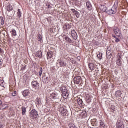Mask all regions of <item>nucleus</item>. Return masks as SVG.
<instances>
[{"instance_id":"f257e3e1","label":"nucleus","mask_w":128,"mask_h":128,"mask_svg":"<svg viewBox=\"0 0 128 128\" xmlns=\"http://www.w3.org/2000/svg\"><path fill=\"white\" fill-rule=\"evenodd\" d=\"M60 90L64 98H66L68 96V90L66 86H61L60 87Z\"/></svg>"},{"instance_id":"f03ea898","label":"nucleus","mask_w":128,"mask_h":128,"mask_svg":"<svg viewBox=\"0 0 128 128\" xmlns=\"http://www.w3.org/2000/svg\"><path fill=\"white\" fill-rule=\"evenodd\" d=\"M118 11V8L116 6H114L111 9H109L106 12L108 14H114Z\"/></svg>"},{"instance_id":"7ed1b4c3","label":"nucleus","mask_w":128,"mask_h":128,"mask_svg":"<svg viewBox=\"0 0 128 128\" xmlns=\"http://www.w3.org/2000/svg\"><path fill=\"white\" fill-rule=\"evenodd\" d=\"M38 114V111H36V110H32L30 111V116L32 118V120H34V118H36Z\"/></svg>"},{"instance_id":"20e7f679","label":"nucleus","mask_w":128,"mask_h":128,"mask_svg":"<svg viewBox=\"0 0 128 128\" xmlns=\"http://www.w3.org/2000/svg\"><path fill=\"white\" fill-rule=\"evenodd\" d=\"M60 112L63 116H66L68 115V110L64 108H60Z\"/></svg>"},{"instance_id":"39448f33","label":"nucleus","mask_w":128,"mask_h":128,"mask_svg":"<svg viewBox=\"0 0 128 128\" xmlns=\"http://www.w3.org/2000/svg\"><path fill=\"white\" fill-rule=\"evenodd\" d=\"M51 98H52L53 100H56V101L58 102V98H60V96L56 92H54L52 94Z\"/></svg>"},{"instance_id":"423d86ee","label":"nucleus","mask_w":128,"mask_h":128,"mask_svg":"<svg viewBox=\"0 0 128 128\" xmlns=\"http://www.w3.org/2000/svg\"><path fill=\"white\" fill-rule=\"evenodd\" d=\"M32 88H35V90H38L40 88V83L36 81H32Z\"/></svg>"},{"instance_id":"0eeeda50","label":"nucleus","mask_w":128,"mask_h":128,"mask_svg":"<svg viewBox=\"0 0 128 128\" xmlns=\"http://www.w3.org/2000/svg\"><path fill=\"white\" fill-rule=\"evenodd\" d=\"M74 84H78L82 81V77L80 76H76L74 78Z\"/></svg>"},{"instance_id":"6e6552de","label":"nucleus","mask_w":128,"mask_h":128,"mask_svg":"<svg viewBox=\"0 0 128 128\" xmlns=\"http://www.w3.org/2000/svg\"><path fill=\"white\" fill-rule=\"evenodd\" d=\"M114 32L115 34L117 36H120V28H118L117 27H114Z\"/></svg>"},{"instance_id":"1a4fd4ad","label":"nucleus","mask_w":128,"mask_h":128,"mask_svg":"<svg viewBox=\"0 0 128 128\" xmlns=\"http://www.w3.org/2000/svg\"><path fill=\"white\" fill-rule=\"evenodd\" d=\"M116 128H124V122L120 120H118L116 122Z\"/></svg>"},{"instance_id":"9d476101","label":"nucleus","mask_w":128,"mask_h":128,"mask_svg":"<svg viewBox=\"0 0 128 128\" xmlns=\"http://www.w3.org/2000/svg\"><path fill=\"white\" fill-rule=\"evenodd\" d=\"M42 82H44V84H48V82H50V77L44 76L42 79Z\"/></svg>"},{"instance_id":"9b49d317","label":"nucleus","mask_w":128,"mask_h":128,"mask_svg":"<svg viewBox=\"0 0 128 128\" xmlns=\"http://www.w3.org/2000/svg\"><path fill=\"white\" fill-rule=\"evenodd\" d=\"M30 90H24L22 92V95L24 96H30Z\"/></svg>"},{"instance_id":"f8f14e48","label":"nucleus","mask_w":128,"mask_h":128,"mask_svg":"<svg viewBox=\"0 0 128 128\" xmlns=\"http://www.w3.org/2000/svg\"><path fill=\"white\" fill-rule=\"evenodd\" d=\"M72 12H74V14L76 17L78 18H80V12H78L75 9H72Z\"/></svg>"},{"instance_id":"ddd939ff","label":"nucleus","mask_w":128,"mask_h":128,"mask_svg":"<svg viewBox=\"0 0 128 128\" xmlns=\"http://www.w3.org/2000/svg\"><path fill=\"white\" fill-rule=\"evenodd\" d=\"M106 58H112V52L110 50H108L106 52Z\"/></svg>"},{"instance_id":"4468645a","label":"nucleus","mask_w":128,"mask_h":128,"mask_svg":"<svg viewBox=\"0 0 128 128\" xmlns=\"http://www.w3.org/2000/svg\"><path fill=\"white\" fill-rule=\"evenodd\" d=\"M106 7L104 5H102L100 7V10H102L103 12H106Z\"/></svg>"},{"instance_id":"2eb2a0df","label":"nucleus","mask_w":128,"mask_h":128,"mask_svg":"<svg viewBox=\"0 0 128 128\" xmlns=\"http://www.w3.org/2000/svg\"><path fill=\"white\" fill-rule=\"evenodd\" d=\"M52 58V52H49L47 53V60H50V58Z\"/></svg>"},{"instance_id":"dca6fc26","label":"nucleus","mask_w":128,"mask_h":128,"mask_svg":"<svg viewBox=\"0 0 128 128\" xmlns=\"http://www.w3.org/2000/svg\"><path fill=\"white\" fill-rule=\"evenodd\" d=\"M59 64H60V66H66V63L64 60H61L60 61Z\"/></svg>"},{"instance_id":"f3484780","label":"nucleus","mask_w":128,"mask_h":128,"mask_svg":"<svg viewBox=\"0 0 128 128\" xmlns=\"http://www.w3.org/2000/svg\"><path fill=\"white\" fill-rule=\"evenodd\" d=\"M86 6H87V8L88 10H92V4H90V2H86Z\"/></svg>"},{"instance_id":"a211bd4d","label":"nucleus","mask_w":128,"mask_h":128,"mask_svg":"<svg viewBox=\"0 0 128 128\" xmlns=\"http://www.w3.org/2000/svg\"><path fill=\"white\" fill-rule=\"evenodd\" d=\"M116 64L117 66H122V61H120V56H119V58L116 60Z\"/></svg>"},{"instance_id":"6ab92c4d","label":"nucleus","mask_w":128,"mask_h":128,"mask_svg":"<svg viewBox=\"0 0 128 128\" xmlns=\"http://www.w3.org/2000/svg\"><path fill=\"white\" fill-rule=\"evenodd\" d=\"M65 40L66 42H70V44H72V39H70V38L68 36H66L65 37Z\"/></svg>"},{"instance_id":"aec40b11","label":"nucleus","mask_w":128,"mask_h":128,"mask_svg":"<svg viewBox=\"0 0 128 128\" xmlns=\"http://www.w3.org/2000/svg\"><path fill=\"white\" fill-rule=\"evenodd\" d=\"M88 66H89V68H90L91 70H94V64L93 63H90L88 64Z\"/></svg>"},{"instance_id":"412c9836","label":"nucleus","mask_w":128,"mask_h":128,"mask_svg":"<svg viewBox=\"0 0 128 128\" xmlns=\"http://www.w3.org/2000/svg\"><path fill=\"white\" fill-rule=\"evenodd\" d=\"M6 10H7L8 12H11V10H12V5H8L6 8Z\"/></svg>"},{"instance_id":"4be33fe9","label":"nucleus","mask_w":128,"mask_h":128,"mask_svg":"<svg viewBox=\"0 0 128 128\" xmlns=\"http://www.w3.org/2000/svg\"><path fill=\"white\" fill-rule=\"evenodd\" d=\"M77 102H78V104H79L80 106H82L83 102H82V99H80V98L78 99Z\"/></svg>"},{"instance_id":"5701e85b","label":"nucleus","mask_w":128,"mask_h":128,"mask_svg":"<svg viewBox=\"0 0 128 128\" xmlns=\"http://www.w3.org/2000/svg\"><path fill=\"white\" fill-rule=\"evenodd\" d=\"M100 128H106V125H104V123L103 122H102V120H100Z\"/></svg>"},{"instance_id":"b1692460","label":"nucleus","mask_w":128,"mask_h":128,"mask_svg":"<svg viewBox=\"0 0 128 128\" xmlns=\"http://www.w3.org/2000/svg\"><path fill=\"white\" fill-rule=\"evenodd\" d=\"M17 16L19 18H20V17L22 16V12H20V9H18Z\"/></svg>"},{"instance_id":"393cba45","label":"nucleus","mask_w":128,"mask_h":128,"mask_svg":"<svg viewBox=\"0 0 128 128\" xmlns=\"http://www.w3.org/2000/svg\"><path fill=\"white\" fill-rule=\"evenodd\" d=\"M26 107L22 108V114L24 116L26 114Z\"/></svg>"},{"instance_id":"a878e982","label":"nucleus","mask_w":128,"mask_h":128,"mask_svg":"<svg viewBox=\"0 0 128 128\" xmlns=\"http://www.w3.org/2000/svg\"><path fill=\"white\" fill-rule=\"evenodd\" d=\"M36 56H38V58H41L42 57V52L40 51H38L36 52Z\"/></svg>"},{"instance_id":"bb28decb","label":"nucleus","mask_w":128,"mask_h":128,"mask_svg":"<svg viewBox=\"0 0 128 128\" xmlns=\"http://www.w3.org/2000/svg\"><path fill=\"white\" fill-rule=\"evenodd\" d=\"M72 36L74 40H76V38H78V34H76L74 33H72Z\"/></svg>"},{"instance_id":"cd10ccee","label":"nucleus","mask_w":128,"mask_h":128,"mask_svg":"<svg viewBox=\"0 0 128 128\" xmlns=\"http://www.w3.org/2000/svg\"><path fill=\"white\" fill-rule=\"evenodd\" d=\"M0 22L2 24V26H4V18L0 17Z\"/></svg>"},{"instance_id":"c85d7f7f","label":"nucleus","mask_w":128,"mask_h":128,"mask_svg":"<svg viewBox=\"0 0 128 128\" xmlns=\"http://www.w3.org/2000/svg\"><path fill=\"white\" fill-rule=\"evenodd\" d=\"M42 74V68H40V71L38 72V76H41Z\"/></svg>"},{"instance_id":"c756f323","label":"nucleus","mask_w":128,"mask_h":128,"mask_svg":"<svg viewBox=\"0 0 128 128\" xmlns=\"http://www.w3.org/2000/svg\"><path fill=\"white\" fill-rule=\"evenodd\" d=\"M36 104H40V100L38 98L36 100Z\"/></svg>"},{"instance_id":"7c9ffc66","label":"nucleus","mask_w":128,"mask_h":128,"mask_svg":"<svg viewBox=\"0 0 128 128\" xmlns=\"http://www.w3.org/2000/svg\"><path fill=\"white\" fill-rule=\"evenodd\" d=\"M97 56L98 58H100V60H102V53H100L97 55Z\"/></svg>"},{"instance_id":"2f4dec72","label":"nucleus","mask_w":128,"mask_h":128,"mask_svg":"<svg viewBox=\"0 0 128 128\" xmlns=\"http://www.w3.org/2000/svg\"><path fill=\"white\" fill-rule=\"evenodd\" d=\"M12 34L14 36H16V31L14 29L12 30Z\"/></svg>"},{"instance_id":"473e14b6","label":"nucleus","mask_w":128,"mask_h":128,"mask_svg":"<svg viewBox=\"0 0 128 128\" xmlns=\"http://www.w3.org/2000/svg\"><path fill=\"white\" fill-rule=\"evenodd\" d=\"M38 42H42V35L39 34L38 36Z\"/></svg>"},{"instance_id":"72a5a7b5","label":"nucleus","mask_w":128,"mask_h":128,"mask_svg":"<svg viewBox=\"0 0 128 128\" xmlns=\"http://www.w3.org/2000/svg\"><path fill=\"white\" fill-rule=\"evenodd\" d=\"M120 91L118 90L116 92V96H120Z\"/></svg>"},{"instance_id":"f704fd0d","label":"nucleus","mask_w":128,"mask_h":128,"mask_svg":"<svg viewBox=\"0 0 128 128\" xmlns=\"http://www.w3.org/2000/svg\"><path fill=\"white\" fill-rule=\"evenodd\" d=\"M4 124L2 122H0V128H4Z\"/></svg>"},{"instance_id":"c9c22d12","label":"nucleus","mask_w":128,"mask_h":128,"mask_svg":"<svg viewBox=\"0 0 128 128\" xmlns=\"http://www.w3.org/2000/svg\"><path fill=\"white\" fill-rule=\"evenodd\" d=\"M26 65L25 66L21 68V70L24 71V70H26Z\"/></svg>"},{"instance_id":"e433bc0d","label":"nucleus","mask_w":128,"mask_h":128,"mask_svg":"<svg viewBox=\"0 0 128 128\" xmlns=\"http://www.w3.org/2000/svg\"><path fill=\"white\" fill-rule=\"evenodd\" d=\"M12 96H16V92L15 91L14 92L12 93Z\"/></svg>"},{"instance_id":"4c0bfd02","label":"nucleus","mask_w":128,"mask_h":128,"mask_svg":"<svg viewBox=\"0 0 128 128\" xmlns=\"http://www.w3.org/2000/svg\"><path fill=\"white\" fill-rule=\"evenodd\" d=\"M2 82H2H2L0 81V86H4V84Z\"/></svg>"},{"instance_id":"58836bf2","label":"nucleus","mask_w":128,"mask_h":128,"mask_svg":"<svg viewBox=\"0 0 128 128\" xmlns=\"http://www.w3.org/2000/svg\"><path fill=\"white\" fill-rule=\"evenodd\" d=\"M115 41L116 42H120V38H116Z\"/></svg>"},{"instance_id":"ea45409f","label":"nucleus","mask_w":128,"mask_h":128,"mask_svg":"<svg viewBox=\"0 0 128 128\" xmlns=\"http://www.w3.org/2000/svg\"><path fill=\"white\" fill-rule=\"evenodd\" d=\"M72 34H76V31H74V30H72Z\"/></svg>"},{"instance_id":"a19ab883","label":"nucleus","mask_w":128,"mask_h":128,"mask_svg":"<svg viewBox=\"0 0 128 128\" xmlns=\"http://www.w3.org/2000/svg\"><path fill=\"white\" fill-rule=\"evenodd\" d=\"M114 74H118V70H115Z\"/></svg>"},{"instance_id":"79ce46f5","label":"nucleus","mask_w":128,"mask_h":128,"mask_svg":"<svg viewBox=\"0 0 128 128\" xmlns=\"http://www.w3.org/2000/svg\"><path fill=\"white\" fill-rule=\"evenodd\" d=\"M92 124L94 126H96V123H94V122H92Z\"/></svg>"},{"instance_id":"37998d69","label":"nucleus","mask_w":128,"mask_h":128,"mask_svg":"<svg viewBox=\"0 0 128 128\" xmlns=\"http://www.w3.org/2000/svg\"><path fill=\"white\" fill-rule=\"evenodd\" d=\"M112 38H116V36L114 34H112Z\"/></svg>"},{"instance_id":"c03bdc74","label":"nucleus","mask_w":128,"mask_h":128,"mask_svg":"<svg viewBox=\"0 0 128 128\" xmlns=\"http://www.w3.org/2000/svg\"><path fill=\"white\" fill-rule=\"evenodd\" d=\"M77 58H78L79 60H80V56H78L77 57Z\"/></svg>"},{"instance_id":"a18cd8bd","label":"nucleus","mask_w":128,"mask_h":128,"mask_svg":"<svg viewBox=\"0 0 128 128\" xmlns=\"http://www.w3.org/2000/svg\"><path fill=\"white\" fill-rule=\"evenodd\" d=\"M2 100H0V106H2Z\"/></svg>"},{"instance_id":"49530a36","label":"nucleus","mask_w":128,"mask_h":128,"mask_svg":"<svg viewBox=\"0 0 128 128\" xmlns=\"http://www.w3.org/2000/svg\"><path fill=\"white\" fill-rule=\"evenodd\" d=\"M0 66H2V61L0 60Z\"/></svg>"},{"instance_id":"de8ad7c7","label":"nucleus","mask_w":128,"mask_h":128,"mask_svg":"<svg viewBox=\"0 0 128 128\" xmlns=\"http://www.w3.org/2000/svg\"><path fill=\"white\" fill-rule=\"evenodd\" d=\"M0 110H4V108L0 107Z\"/></svg>"},{"instance_id":"09e8293b","label":"nucleus","mask_w":128,"mask_h":128,"mask_svg":"<svg viewBox=\"0 0 128 128\" xmlns=\"http://www.w3.org/2000/svg\"><path fill=\"white\" fill-rule=\"evenodd\" d=\"M48 8H50V5H48Z\"/></svg>"},{"instance_id":"8fccbe9b","label":"nucleus","mask_w":128,"mask_h":128,"mask_svg":"<svg viewBox=\"0 0 128 128\" xmlns=\"http://www.w3.org/2000/svg\"><path fill=\"white\" fill-rule=\"evenodd\" d=\"M0 52H2V48H0Z\"/></svg>"}]
</instances>
